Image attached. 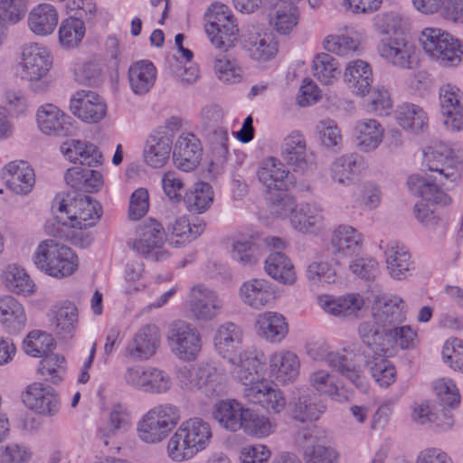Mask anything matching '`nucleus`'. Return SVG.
I'll list each match as a JSON object with an SVG mask.
<instances>
[{
  "mask_svg": "<svg viewBox=\"0 0 463 463\" xmlns=\"http://www.w3.org/2000/svg\"><path fill=\"white\" fill-rule=\"evenodd\" d=\"M243 426L241 430L250 436L264 438L274 431L275 425L264 415H260L249 409L244 414Z\"/></svg>",
  "mask_w": 463,
  "mask_h": 463,
  "instance_id": "obj_63",
  "label": "nucleus"
},
{
  "mask_svg": "<svg viewBox=\"0 0 463 463\" xmlns=\"http://www.w3.org/2000/svg\"><path fill=\"white\" fill-rule=\"evenodd\" d=\"M385 256L388 273L394 279H406L413 269L411 254L403 246L391 243L385 250Z\"/></svg>",
  "mask_w": 463,
  "mask_h": 463,
  "instance_id": "obj_37",
  "label": "nucleus"
},
{
  "mask_svg": "<svg viewBox=\"0 0 463 463\" xmlns=\"http://www.w3.org/2000/svg\"><path fill=\"white\" fill-rule=\"evenodd\" d=\"M33 263L47 275L62 279L78 268V258L68 246L55 239L43 241L33 254Z\"/></svg>",
  "mask_w": 463,
  "mask_h": 463,
  "instance_id": "obj_5",
  "label": "nucleus"
},
{
  "mask_svg": "<svg viewBox=\"0 0 463 463\" xmlns=\"http://www.w3.org/2000/svg\"><path fill=\"white\" fill-rule=\"evenodd\" d=\"M61 151L72 163L88 166H98L102 164L101 152L91 143L71 139L62 143Z\"/></svg>",
  "mask_w": 463,
  "mask_h": 463,
  "instance_id": "obj_31",
  "label": "nucleus"
},
{
  "mask_svg": "<svg viewBox=\"0 0 463 463\" xmlns=\"http://www.w3.org/2000/svg\"><path fill=\"white\" fill-rule=\"evenodd\" d=\"M357 167V156L347 154L337 157L331 165L330 175L340 185H349Z\"/></svg>",
  "mask_w": 463,
  "mask_h": 463,
  "instance_id": "obj_59",
  "label": "nucleus"
},
{
  "mask_svg": "<svg viewBox=\"0 0 463 463\" xmlns=\"http://www.w3.org/2000/svg\"><path fill=\"white\" fill-rule=\"evenodd\" d=\"M259 181L266 188L268 194L288 191L290 186L289 171L276 157L264 159L257 173Z\"/></svg>",
  "mask_w": 463,
  "mask_h": 463,
  "instance_id": "obj_23",
  "label": "nucleus"
},
{
  "mask_svg": "<svg viewBox=\"0 0 463 463\" xmlns=\"http://www.w3.org/2000/svg\"><path fill=\"white\" fill-rule=\"evenodd\" d=\"M52 66L50 50L39 43L23 48L19 63L20 77L28 82L30 90L36 94L46 93L52 85L49 71Z\"/></svg>",
  "mask_w": 463,
  "mask_h": 463,
  "instance_id": "obj_4",
  "label": "nucleus"
},
{
  "mask_svg": "<svg viewBox=\"0 0 463 463\" xmlns=\"http://www.w3.org/2000/svg\"><path fill=\"white\" fill-rule=\"evenodd\" d=\"M0 322L9 332H19L26 323L23 306L12 296L0 297Z\"/></svg>",
  "mask_w": 463,
  "mask_h": 463,
  "instance_id": "obj_43",
  "label": "nucleus"
},
{
  "mask_svg": "<svg viewBox=\"0 0 463 463\" xmlns=\"http://www.w3.org/2000/svg\"><path fill=\"white\" fill-rule=\"evenodd\" d=\"M36 118L39 129L46 135L65 137L75 129L72 118L52 104L40 107Z\"/></svg>",
  "mask_w": 463,
  "mask_h": 463,
  "instance_id": "obj_20",
  "label": "nucleus"
},
{
  "mask_svg": "<svg viewBox=\"0 0 463 463\" xmlns=\"http://www.w3.org/2000/svg\"><path fill=\"white\" fill-rule=\"evenodd\" d=\"M420 42L425 52L440 66L456 67L463 60V44L439 28H425Z\"/></svg>",
  "mask_w": 463,
  "mask_h": 463,
  "instance_id": "obj_6",
  "label": "nucleus"
},
{
  "mask_svg": "<svg viewBox=\"0 0 463 463\" xmlns=\"http://www.w3.org/2000/svg\"><path fill=\"white\" fill-rule=\"evenodd\" d=\"M365 365L372 377L380 386L388 387L395 382L396 370L394 365L386 359V355H365Z\"/></svg>",
  "mask_w": 463,
  "mask_h": 463,
  "instance_id": "obj_48",
  "label": "nucleus"
},
{
  "mask_svg": "<svg viewBox=\"0 0 463 463\" xmlns=\"http://www.w3.org/2000/svg\"><path fill=\"white\" fill-rule=\"evenodd\" d=\"M181 386L186 390H198L210 399L222 397L227 392L224 370L213 364H203L194 372L184 368L179 373Z\"/></svg>",
  "mask_w": 463,
  "mask_h": 463,
  "instance_id": "obj_7",
  "label": "nucleus"
},
{
  "mask_svg": "<svg viewBox=\"0 0 463 463\" xmlns=\"http://www.w3.org/2000/svg\"><path fill=\"white\" fill-rule=\"evenodd\" d=\"M256 327L259 335L270 343L281 342L288 333V323L278 312H264L258 316Z\"/></svg>",
  "mask_w": 463,
  "mask_h": 463,
  "instance_id": "obj_35",
  "label": "nucleus"
},
{
  "mask_svg": "<svg viewBox=\"0 0 463 463\" xmlns=\"http://www.w3.org/2000/svg\"><path fill=\"white\" fill-rule=\"evenodd\" d=\"M37 373L45 381L57 384L61 382L65 373V359L56 354H47L43 356Z\"/></svg>",
  "mask_w": 463,
  "mask_h": 463,
  "instance_id": "obj_62",
  "label": "nucleus"
},
{
  "mask_svg": "<svg viewBox=\"0 0 463 463\" xmlns=\"http://www.w3.org/2000/svg\"><path fill=\"white\" fill-rule=\"evenodd\" d=\"M165 241L162 224L155 219H148L137 227L136 236L128 239L127 246L145 259L161 260L167 257L164 250Z\"/></svg>",
  "mask_w": 463,
  "mask_h": 463,
  "instance_id": "obj_8",
  "label": "nucleus"
},
{
  "mask_svg": "<svg viewBox=\"0 0 463 463\" xmlns=\"http://www.w3.org/2000/svg\"><path fill=\"white\" fill-rule=\"evenodd\" d=\"M378 51L387 62L402 69H411L415 61V48L404 38H385L380 42Z\"/></svg>",
  "mask_w": 463,
  "mask_h": 463,
  "instance_id": "obj_21",
  "label": "nucleus"
},
{
  "mask_svg": "<svg viewBox=\"0 0 463 463\" xmlns=\"http://www.w3.org/2000/svg\"><path fill=\"white\" fill-rule=\"evenodd\" d=\"M331 245L335 252L351 257L361 250L363 235L352 226L340 225L333 232Z\"/></svg>",
  "mask_w": 463,
  "mask_h": 463,
  "instance_id": "obj_39",
  "label": "nucleus"
},
{
  "mask_svg": "<svg viewBox=\"0 0 463 463\" xmlns=\"http://www.w3.org/2000/svg\"><path fill=\"white\" fill-rule=\"evenodd\" d=\"M318 303L326 313L345 317L359 311L364 305V300L359 295H347L339 298L322 296L318 298Z\"/></svg>",
  "mask_w": 463,
  "mask_h": 463,
  "instance_id": "obj_42",
  "label": "nucleus"
},
{
  "mask_svg": "<svg viewBox=\"0 0 463 463\" xmlns=\"http://www.w3.org/2000/svg\"><path fill=\"white\" fill-rule=\"evenodd\" d=\"M130 424L128 409L120 403L114 404L109 412V427L99 429L98 435L105 446L109 445V438L118 431H126Z\"/></svg>",
  "mask_w": 463,
  "mask_h": 463,
  "instance_id": "obj_54",
  "label": "nucleus"
},
{
  "mask_svg": "<svg viewBox=\"0 0 463 463\" xmlns=\"http://www.w3.org/2000/svg\"><path fill=\"white\" fill-rule=\"evenodd\" d=\"M310 386L320 395H326L336 402L346 400V396L341 393L334 377L326 370L312 372L308 376Z\"/></svg>",
  "mask_w": 463,
  "mask_h": 463,
  "instance_id": "obj_55",
  "label": "nucleus"
},
{
  "mask_svg": "<svg viewBox=\"0 0 463 463\" xmlns=\"http://www.w3.org/2000/svg\"><path fill=\"white\" fill-rule=\"evenodd\" d=\"M439 104L446 128L452 132L462 130L463 92L455 85H443L439 90Z\"/></svg>",
  "mask_w": 463,
  "mask_h": 463,
  "instance_id": "obj_15",
  "label": "nucleus"
},
{
  "mask_svg": "<svg viewBox=\"0 0 463 463\" xmlns=\"http://www.w3.org/2000/svg\"><path fill=\"white\" fill-rule=\"evenodd\" d=\"M326 406L314 393L300 394L292 404L294 419L305 422L317 420L324 412Z\"/></svg>",
  "mask_w": 463,
  "mask_h": 463,
  "instance_id": "obj_44",
  "label": "nucleus"
},
{
  "mask_svg": "<svg viewBox=\"0 0 463 463\" xmlns=\"http://www.w3.org/2000/svg\"><path fill=\"white\" fill-rule=\"evenodd\" d=\"M5 169L4 176L8 189L21 195L32 191L35 183L34 172L26 162H11Z\"/></svg>",
  "mask_w": 463,
  "mask_h": 463,
  "instance_id": "obj_30",
  "label": "nucleus"
},
{
  "mask_svg": "<svg viewBox=\"0 0 463 463\" xmlns=\"http://www.w3.org/2000/svg\"><path fill=\"white\" fill-rule=\"evenodd\" d=\"M463 161V152L454 151L447 144L439 142L423 151V163L436 174L430 177L420 175L409 176L407 185L414 195L436 204L448 205L450 197L439 188L449 190L460 178L459 165Z\"/></svg>",
  "mask_w": 463,
  "mask_h": 463,
  "instance_id": "obj_1",
  "label": "nucleus"
},
{
  "mask_svg": "<svg viewBox=\"0 0 463 463\" xmlns=\"http://www.w3.org/2000/svg\"><path fill=\"white\" fill-rule=\"evenodd\" d=\"M213 438L210 424L194 417L183 421L167 441V456L175 462L193 458L210 445Z\"/></svg>",
  "mask_w": 463,
  "mask_h": 463,
  "instance_id": "obj_2",
  "label": "nucleus"
},
{
  "mask_svg": "<svg viewBox=\"0 0 463 463\" xmlns=\"http://www.w3.org/2000/svg\"><path fill=\"white\" fill-rule=\"evenodd\" d=\"M21 398L29 410L43 416L55 415L61 407L60 398L55 390L43 383L29 384L22 392Z\"/></svg>",
  "mask_w": 463,
  "mask_h": 463,
  "instance_id": "obj_13",
  "label": "nucleus"
},
{
  "mask_svg": "<svg viewBox=\"0 0 463 463\" xmlns=\"http://www.w3.org/2000/svg\"><path fill=\"white\" fill-rule=\"evenodd\" d=\"M246 411L247 409L235 400L220 401L213 407V417L222 428L235 432L243 426Z\"/></svg>",
  "mask_w": 463,
  "mask_h": 463,
  "instance_id": "obj_32",
  "label": "nucleus"
},
{
  "mask_svg": "<svg viewBox=\"0 0 463 463\" xmlns=\"http://www.w3.org/2000/svg\"><path fill=\"white\" fill-rule=\"evenodd\" d=\"M243 393L248 402L261 406L268 412L279 413L286 406L281 391L264 381L244 387Z\"/></svg>",
  "mask_w": 463,
  "mask_h": 463,
  "instance_id": "obj_25",
  "label": "nucleus"
},
{
  "mask_svg": "<svg viewBox=\"0 0 463 463\" xmlns=\"http://www.w3.org/2000/svg\"><path fill=\"white\" fill-rule=\"evenodd\" d=\"M70 109L86 123H98L107 114V104L102 97L90 90L77 91L71 99Z\"/></svg>",
  "mask_w": 463,
  "mask_h": 463,
  "instance_id": "obj_17",
  "label": "nucleus"
},
{
  "mask_svg": "<svg viewBox=\"0 0 463 463\" xmlns=\"http://www.w3.org/2000/svg\"><path fill=\"white\" fill-rule=\"evenodd\" d=\"M58 12L50 4H40L28 14L30 31L38 36H47L53 33L58 24Z\"/></svg>",
  "mask_w": 463,
  "mask_h": 463,
  "instance_id": "obj_33",
  "label": "nucleus"
},
{
  "mask_svg": "<svg viewBox=\"0 0 463 463\" xmlns=\"http://www.w3.org/2000/svg\"><path fill=\"white\" fill-rule=\"evenodd\" d=\"M137 434L141 441L147 444H156L164 440L169 432L149 410L138 420Z\"/></svg>",
  "mask_w": 463,
  "mask_h": 463,
  "instance_id": "obj_46",
  "label": "nucleus"
},
{
  "mask_svg": "<svg viewBox=\"0 0 463 463\" xmlns=\"http://www.w3.org/2000/svg\"><path fill=\"white\" fill-rule=\"evenodd\" d=\"M388 328L375 324V321H365L359 325L357 333L362 343L373 353V355H387Z\"/></svg>",
  "mask_w": 463,
  "mask_h": 463,
  "instance_id": "obj_36",
  "label": "nucleus"
},
{
  "mask_svg": "<svg viewBox=\"0 0 463 463\" xmlns=\"http://www.w3.org/2000/svg\"><path fill=\"white\" fill-rule=\"evenodd\" d=\"M52 210L58 223L80 230L95 225L101 217L100 204L90 196L76 191L57 194Z\"/></svg>",
  "mask_w": 463,
  "mask_h": 463,
  "instance_id": "obj_3",
  "label": "nucleus"
},
{
  "mask_svg": "<svg viewBox=\"0 0 463 463\" xmlns=\"http://www.w3.org/2000/svg\"><path fill=\"white\" fill-rule=\"evenodd\" d=\"M205 229V222L197 219L191 223L187 217L181 216L176 218L175 222L168 226V231L172 235L176 237V244H184L190 242L199 237Z\"/></svg>",
  "mask_w": 463,
  "mask_h": 463,
  "instance_id": "obj_53",
  "label": "nucleus"
},
{
  "mask_svg": "<svg viewBox=\"0 0 463 463\" xmlns=\"http://www.w3.org/2000/svg\"><path fill=\"white\" fill-rule=\"evenodd\" d=\"M281 157L295 172L306 173L316 167L314 154L307 150L306 138L299 130L283 139Z\"/></svg>",
  "mask_w": 463,
  "mask_h": 463,
  "instance_id": "obj_11",
  "label": "nucleus"
},
{
  "mask_svg": "<svg viewBox=\"0 0 463 463\" xmlns=\"http://www.w3.org/2000/svg\"><path fill=\"white\" fill-rule=\"evenodd\" d=\"M372 315L375 324L389 328L388 326L405 320L406 305L398 296H383L374 302Z\"/></svg>",
  "mask_w": 463,
  "mask_h": 463,
  "instance_id": "obj_26",
  "label": "nucleus"
},
{
  "mask_svg": "<svg viewBox=\"0 0 463 463\" xmlns=\"http://www.w3.org/2000/svg\"><path fill=\"white\" fill-rule=\"evenodd\" d=\"M265 272L273 279L291 285L296 281L294 266L286 254L281 251L271 252L265 260Z\"/></svg>",
  "mask_w": 463,
  "mask_h": 463,
  "instance_id": "obj_41",
  "label": "nucleus"
},
{
  "mask_svg": "<svg viewBox=\"0 0 463 463\" xmlns=\"http://www.w3.org/2000/svg\"><path fill=\"white\" fill-rule=\"evenodd\" d=\"M188 304L193 317L203 322L214 319L223 307L217 292L203 284H198L191 288Z\"/></svg>",
  "mask_w": 463,
  "mask_h": 463,
  "instance_id": "obj_12",
  "label": "nucleus"
},
{
  "mask_svg": "<svg viewBox=\"0 0 463 463\" xmlns=\"http://www.w3.org/2000/svg\"><path fill=\"white\" fill-rule=\"evenodd\" d=\"M357 146L364 152L375 150L383 141V128L373 118L362 119L354 126Z\"/></svg>",
  "mask_w": 463,
  "mask_h": 463,
  "instance_id": "obj_38",
  "label": "nucleus"
},
{
  "mask_svg": "<svg viewBox=\"0 0 463 463\" xmlns=\"http://www.w3.org/2000/svg\"><path fill=\"white\" fill-rule=\"evenodd\" d=\"M54 347V340L50 334L32 331L24 341V352L33 357H43Z\"/></svg>",
  "mask_w": 463,
  "mask_h": 463,
  "instance_id": "obj_64",
  "label": "nucleus"
},
{
  "mask_svg": "<svg viewBox=\"0 0 463 463\" xmlns=\"http://www.w3.org/2000/svg\"><path fill=\"white\" fill-rule=\"evenodd\" d=\"M232 365V376L245 387L257 385L260 383L259 368L260 360L255 349H246L239 352L237 355L226 357Z\"/></svg>",
  "mask_w": 463,
  "mask_h": 463,
  "instance_id": "obj_19",
  "label": "nucleus"
},
{
  "mask_svg": "<svg viewBox=\"0 0 463 463\" xmlns=\"http://www.w3.org/2000/svg\"><path fill=\"white\" fill-rule=\"evenodd\" d=\"M159 338L157 326L146 325L134 335L127 346V353L135 359L146 360L156 354Z\"/></svg>",
  "mask_w": 463,
  "mask_h": 463,
  "instance_id": "obj_29",
  "label": "nucleus"
},
{
  "mask_svg": "<svg viewBox=\"0 0 463 463\" xmlns=\"http://www.w3.org/2000/svg\"><path fill=\"white\" fill-rule=\"evenodd\" d=\"M239 296L245 305L260 309L275 300L276 290L274 285L265 279H250L241 284Z\"/></svg>",
  "mask_w": 463,
  "mask_h": 463,
  "instance_id": "obj_24",
  "label": "nucleus"
},
{
  "mask_svg": "<svg viewBox=\"0 0 463 463\" xmlns=\"http://www.w3.org/2000/svg\"><path fill=\"white\" fill-rule=\"evenodd\" d=\"M205 31L212 33H217L220 27L225 29L226 36L233 35L232 32L236 31V24L229 8L224 5H213L205 14Z\"/></svg>",
  "mask_w": 463,
  "mask_h": 463,
  "instance_id": "obj_47",
  "label": "nucleus"
},
{
  "mask_svg": "<svg viewBox=\"0 0 463 463\" xmlns=\"http://www.w3.org/2000/svg\"><path fill=\"white\" fill-rule=\"evenodd\" d=\"M399 125L413 132L422 130L428 123L424 110L418 105L406 103L400 106L396 111Z\"/></svg>",
  "mask_w": 463,
  "mask_h": 463,
  "instance_id": "obj_50",
  "label": "nucleus"
},
{
  "mask_svg": "<svg viewBox=\"0 0 463 463\" xmlns=\"http://www.w3.org/2000/svg\"><path fill=\"white\" fill-rule=\"evenodd\" d=\"M314 76L324 85L334 84L340 77L337 61L328 53H318L313 60Z\"/></svg>",
  "mask_w": 463,
  "mask_h": 463,
  "instance_id": "obj_49",
  "label": "nucleus"
},
{
  "mask_svg": "<svg viewBox=\"0 0 463 463\" xmlns=\"http://www.w3.org/2000/svg\"><path fill=\"white\" fill-rule=\"evenodd\" d=\"M330 367L344 376L356 388L363 389L364 387L361 366L355 364L348 355L339 353L335 354L330 360Z\"/></svg>",
  "mask_w": 463,
  "mask_h": 463,
  "instance_id": "obj_56",
  "label": "nucleus"
},
{
  "mask_svg": "<svg viewBox=\"0 0 463 463\" xmlns=\"http://www.w3.org/2000/svg\"><path fill=\"white\" fill-rule=\"evenodd\" d=\"M242 343V331L239 326L232 322L222 324L214 339L215 346L224 358L236 352Z\"/></svg>",
  "mask_w": 463,
  "mask_h": 463,
  "instance_id": "obj_45",
  "label": "nucleus"
},
{
  "mask_svg": "<svg viewBox=\"0 0 463 463\" xmlns=\"http://www.w3.org/2000/svg\"><path fill=\"white\" fill-rule=\"evenodd\" d=\"M434 390L441 407L439 413L434 412L429 426L435 431H446L454 423L449 409H455L460 402V395L456 384L450 379H440L434 383Z\"/></svg>",
  "mask_w": 463,
  "mask_h": 463,
  "instance_id": "obj_10",
  "label": "nucleus"
},
{
  "mask_svg": "<svg viewBox=\"0 0 463 463\" xmlns=\"http://www.w3.org/2000/svg\"><path fill=\"white\" fill-rule=\"evenodd\" d=\"M167 340L173 354L182 360H194L201 351L202 340L198 329L184 320H176L170 325Z\"/></svg>",
  "mask_w": 463,
  "mask_h": 463,
  "instance_id": "obj_9",
  "label": "nucleus"
},
{
  "mask_svg": "<svg viewBox=\"0 0 463 463\" xmlns=\"http://www.w3.org/2000/svg\"><path fill=\"white\" fill-rule=\"evenodd\" d=\"M202 152L200 140L192 133H183L174 146V164L181 171H193L200 163Z\"/></svg>",
  "mask_w": 463,
  "mask_h": 463,
  "instance_id": "obj_22",
  "label": "nucleus"
},
{
  "mask_svg": "<svg viewBox=\"0 0 463 463\" xmlns=\"http://www.w3.org/2000/svg\"><path fill=\"white\" fill-rule=\"evenodd\" d=\"M52 325L57 333H71L78 322V309L74 304L64 302L52 310Z\"/></svg>",
  "mask_w": 463,
  "mask_h": 463,
  "instance_id": "obj_61",
  "label": "nucleus"
},
{
  "mask_svg": "<svg viewBox=\"0 0 463 463\" xmlns=\"http://www.w3.org/2000/svg\"><path fill=\"white\" fill-rule=\"evenodd\" d=\"M269 24L281 33H288L298 24L297 5H283L276 3L269 13Z\"/></svg>",
  "mask_w": 463,
  "mask_h": 463,
  "instance_id": "obj_52",
  "label": "nucleus"
},
{
  "mask_svg": "<svg viewBox=\"0 0 463 463\" xmlns=\"http://www.w3.org/2000/svg\"><path fill=\"white\" fill-rule=\"evenodd\" d=\"M59 43L66 49L77 47L85 35V24L81 18L64 19L59 27Z\"/></svg>",
  "mask_w": 463,
  "mask_h": 463,
  "instance_id": "obj_51",
  "label": "nucleus"
},
{
  "mask_svg": "<svg viewBox=\"0 0 463 463\" xmlns=\"http://www.w3.org/2000/svg\"><path fill=\"white\" fill-rule=\"evenodd\" d=\"M292 226L300 232L313 233L322 228V209L316 203H304L292 214Z\"/></svg>",
  "mask_w": 463,
  "mask_h": 463,
  "instance_id": "obj_40",
  "label": "nucleus"
},
{
  "mask_svg": "<svg viewBox=\"0 0 463 463\" xmlns=\"http://www.w3.org/2000/svg\"><path fill=\"white\" fill-rule=\"evenodd\" d=\"M242 48L249 57L258 62H267L273 59L279 50L278 42L271 33L248 28L242 38Z\"/></svg>",
  "mask_w": 463,
  "mask_h": 463,
  "instance_id": "obj_18",
  "label": "nucleus"
},
{
  "mask_svg": "<svg viewBox=\"0 0 463 463\" xmlns=\"http://www.w3.org/2000/svg\"><path fill=\"white\" fill-rule=\"evenodd\" d=\"M170 124L172 122L157 128L146 140L144 159L153 168L164 166L169 158L174 138V128Z\"/></svg>",
  "mask_w": 463,
  "mask_h": 463,
  "instance_id": "obj_14",
  "label": "nucleus"
},
{
  "mask_svg": "<svg viewBox=\"0 0 463 463\" xmlns=\"http://www.w3.org/2000/svg\"><path fill=\"white\" fill-rule=\"evenodd\" d=\"M262 253L260 246L251 240H237L232 242V259L243 267L255 265Z\"/></svg>",
  "mask_w": 463,
  "mask_h": 463,
  "instance_id": "obj_58",
  "label": "nucleus"
},
{
  "mask_svg": "<svg viewBox=\"0 0 463 463\" xmlns=\"http://www.w3.org/2000/svg\"><path fill=\"white\" fill-rule=\"evenodd\" d=\"M300 368L298 355L289 350H279L269 358V373L277 382L287 384L294 382Z\"/></svg>",
  "mask_w": 463,
  "mask_h": 463,
  "instance_id": "obj_27",
  "label": "nucleus"
},
{
  "mask_svg": "<svg viewBox=\"0 0 463 463\" xmlns=\"http://www.w3.org/2000/svg\"><path fill=\"white\" fill-rule=\"evenodd\" d=\"M184 201L189 212L202 213L207 211L213 201L212 187L207 183H198L194 190L186 194Z\"/></svg>",
  "mask_w": 463,
  "mask_h": 463,
  "instance_id": "obj_57",
  "label": "nucleus"
},
{
  "mask_svg": "<svg viewBox=\"0 0 463 463\" xmlns=\"http://www.w3.org/2000/svg\"><path fill=\"white\" fill-rule=\"evenodd\" d=\"M6 287L16 294H32L35 285L24 268L17 265H9L5 271Z\"/></svg>",
  "mask_w": 463,
  "mask_h": 463,
  "instance_id": "obj_60",
  "label": "nucleus"
},
{
  "mask_svg": "<svg viewBox=\"0 0 463 463\" xmlns=\"http://www.w3.org/2000/svg\"><path fill=\"white\" fill-rule=\"evenodd\" d=\"M314 428L298 430L295 443L303 452L306 463H337L338 454L335 449L319 442Z\"/></svg>",
  "mask_w": 463,
  "mask_h": 463,
  "instance_id": "obj_16",
  "label": "nucleus"
},
{
  "mask_svg": "<svg viewBox=\"0 0 463 463\" xmlns=\"http://www.w3.org/2000/svg\"><path fill=\"white\" fill-rule=\"evenodd\" d=\"M128 75L131 90L136 95H145L155 84L156 69L151 61L141 60L130 65Z\"/></svg>",
  "mask_w": 463,
  "mask_h": 463,
  "instance_id": "obj_34",
  "label": "nucleus"
},
{
  "mask_svg": "<svg viewBox=\"0 0 463 463\" xmlns=\"http://www.w3.org/2000/svg\"><path fill=\"white\" fill-rule=\"evenodd\" d=\"M343 78L347 88L354 94L364 97L370 93L373 75L368 62L363 60L349 61L345 66Z\"/></svg>",
  "mask_w": 463,
  "mask_h": 463,
  "instance_id": "obj_28",
  "label": "nucleus"
}]
</instances>
